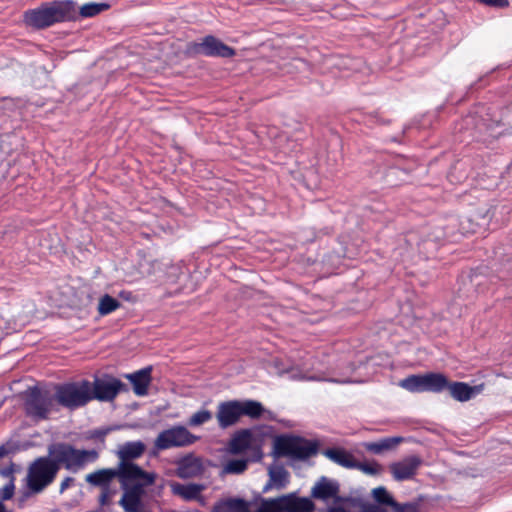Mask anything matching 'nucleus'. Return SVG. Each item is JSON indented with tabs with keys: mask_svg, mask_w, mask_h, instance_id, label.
Wrapping results in <instances>:
<instances>
[{
	"mask_svg": "<svg viewBox=\"0 0 512 512\" xmlns=\"http://www.w3.org/2000/svg\"><path fill=\"white\" fill-rule=\"evenodd\" d=\"M313 502L308 498L297 497L295 493L265 500L258 512H310ZM215 512H250L248 504L242 499H228L215 507Z\"/></svg>",
	"mask_w": 512,
	"mask_h": 512,
	"instance_id": "f257e3e1",
	"label": "nucleus"
},
{
	"mask_svg": "<svg viewBox=\"0 0 512 512\" xmlns=\"http://www.w3.org/2000/svg\"><path fill=\"white\" fill-rule=\"evenodd\" d=\"M75 14L74 2L69 0L53 1L25 12L24 20L31 27L45 28L57 22L73 19Z\"/></svg>",
	"mask_w": 512,
	"mask_h": 512,
	"instance_id": "f03ea898",
	"label": "nucleus"
},
{
	"mask_svg": "<svg viewBox=\"0 0 512 512\" xmlns=\"http://www.w3.org/2000/svg\"><path fill=\"white\" fill-rule=\"evenodd\" d=\"M48 458L58 465V469L64 466L75 472L85 464L95 461L98 453L95 450H78L69 444L56 443L49 446Z\"/></svg>",
	"mask_w": 512,
	"mask_h": 512,
	"instance_id": "7ed1b4c3",
	"label": "nucleus"
},
{
	"mask_svg": "<svg viewBox=\"0 0 512 512\" xmlns=\"http://www.w3.org/2000/svg\"><path fill=\"white\" fill-rule=\"evenodd\" d=\"M55 399L69 409L84 406L93 399L92 385L86 380L59 385L56 387Z\"/></svg>",
	"mask_w": 512,
	"mask_h": 512,
	"instance_id": "20e7f679",
	"label": "nucleus"
},
{
	"mask_svg": "<svg viewBox=\"0 0 512 512\" xmlns=\"http://www.w3.org/2000/svg\"><path fill=\"white\" fill-rule=\"evenodd\" d=\"M58 472V465L50 461L48 457L36 459L29 467L27 484L34 493L41 492L51 484Z\"/></svg>",
	"mask_w": 512,
	"mask_h": 512,
	"instance_id": "39448f33",
	"label": "nucleus"
},
{
	"mask_svg": "<svg viewBox=\"0 0 512 512\" xmlns=\"http://www.w3.org/2000/svg\"><path fill=\"white\" fill-rule=\"evenodd\" d=\"M116 470L122 489L131 487L145 488L153 484L155 480V474L143 471L134 463H119Z\"/></svg>",
	"mask_w": 512,
	"mask_h": 512,
	"instance_id": "423d86ee",
	"label": "nucleus"
},
{
	"mask_svg": "<svg viewBox=\"0 0 512 512\" xmlns=\"http://www.w3.org/2000/svg\"><path fill=\"white\" fill-rule=\"evenodd\" d=\"M25 406L30 416L45 419L53 410L54 399L46 390L33 387L27 390Z\"/></svg>",
	"mask_w": 512,
	"mask_h": 512,
	"instance_id": "0eeeda50",
	"label": "nucleus"
},
{
	"mask_svg": "<svg viewBox=\"0 0 512 512\" xmlns=\"http://www.w3.org/2000/svg\"><path fill=\"white\" fill-rule=\"evenodd\" d=\"M195 440L196 437L187 428L175 426L161 432L155 440V446L160 450H164L172 447L187 446L194 443Z\"/></svg>",
	"mask_w": 512,
	"mask_h": 512,
	"instance_id": "6e6552de",
	"label": "nucleus"
},
{
	"mask_svg": "<svg viewBox=\"0 0 512 512\" xmlns=\"http://www.w3.org/2000/svg\"><path fill=\"white\" fill-rule=\"evenodd\" d=\"M280 454L297 459H306L315 454V448L308 442L296 438H280L276 442Z\"/></svg>",
	"mask_w": 512,
	"mask_h": 512,
	"instance_id": "1a4fd4ad",
	"label": "nucleus"
},
{
	"mask_svg": "<svg viewBox=\"0 0 512 512\" xmlns=\"http://www.w3.org/2000/svg\"><path fill=\"white\" fill-rule=\"evenodd\" d=\"M228 449L232 454H240L251 449L254 451L256 459L261 458L259 440L256 435L249 430L237 433L229 442Z\"/></svg>",
	"mask_w": 512,
	"mask_h": 512,
	"instance_id": "9d476101",
	"label": "nucleus"
},
{
	"mask_svg": "<svg viewBox=\"0 0 512 512\" xmlns=\"http://www.w3.org/2000/svg\"><path fill=\"white\" fill-rule=\"evenodd\" d=\"M91 385L93 399L100 401L113 400L122 387L121 381L113 377L97 378Z\"/></svg>",
	"mask_w": 512,
	"mask_h": 512,
	"instance_id": "9b49d317",
	"label": "nucleus"
},
{
	"mask_svg": "<svg viewBox=\"0 0 512 512\" xmlns=\"http://www.w3.org/2000/svg\"><path fill=\"white\" fill-rule=\"evenodd\" d=\"M339 483L327 477H321L312 487L311 495L316 499L326 501L333 499L334 503L345 502L348 499L342 498L338 495Z\"/></svg>",
	"mask_w": 512,
	"mask_h": 512,
	"instance_id": "f8f14e48",
	"label": "nucleus"
},
{
	"mask_svg": "<svg viewBox=\"0 0 512 512\" xmlns=\"http://www.w3.org/2000/svg\"><path fill=\"white\" fill-rule=\"evenodd\" d=\"M421 465V459L412 455L390 465V471L397 481L412 478Z\"/></svg>",
	"mask_w": 512,
	"mask_h": 512,
	"instance_id": "ddd939ff",
	"label": "nucleus"
},
{
	"mask_svg": "<svg viewBox=\"0 0 512 512\" xmlns=\"http://www.w3.org/2000/svg\"><path fill=\"white\" fill-rule=\"evenodd\" d=\"M198 53L207 56L232 57L234 50L213 36H206L196 45Z\"/></svg>",
	"mask_w": 512,
	"mask_h": 512,
	"instance_id": "4468645a",
	"label": "nucleus"
},
{
	"mask_svg": "<svg viewBox=\"0 0 512 512\" xmlns=\"http://www.w3.org/2000/svg\"><path fill=\"white\" fill-rule=\"evenodd\" d=\"M241 416L239 401H229L218 407L217 419L222 428L235 424Z\"/></svg>",
	"mask_w": 512,
	"mask_h": 512,
	"instance_id": "2eb2a0df",
	"label": "nucleus"
},
{
	"mask_svg": "<svg viewBox=\"0 0 512 512\" xmlns=\"http://www.w3.org/2000/svg\"><path fill=\"white\" fill-rule=\"evenodd\" d=\"M203 472V466L200 458L193 455L186 456L177 462L176 475L187 479L200 475Z\"/></svg>",
	"mask_w": 512,
	"mask_h": 512,
	"instance_id": "dca6fc26",
	"label": "nucleus"
},
{
	"mask_svg": "<svg viewBox=\"0 0 512 512\" xmlns=\"http://www.w3.org/2000/svg\"><path fill=\"white\" fill-rule=\"evenodd\" d=\"M123 490V495L119 501V504L123 509L126 512L142 511V496L144 494V488L131 487Z\"/></svg>",
	"mask_w": 512,
	"mask_h": 512,
	"instance_id": "f3484780",
	"label": "nucleus"
},
{
	"mask_svg": "<svg viewBox=\"0 0 512 512\" xmlns=\"http://www.w3.org/2000/svg\"><path fill=\"white\" fill-rule=\"evenodd\" d=\"M447 388L455 400L465 402L479 394L483 390V385L470 386L463 382H455L452 384L448 383Z\"/></svg>",
	"mask_w": 512,
	"mask_h": 512,
	"instance_id": "a211bd4d",
	"label": "nucleus"
},
{
	"mask_svg": "<svg viewBox=\"0 0 512 512\" xmlns=\"http://www.w3.org/2000/svg\"><path fill=\"white\" fill-rule=\"evenodd\" d=\"M144 451L145 445L141 441H133L119 445L116 455L119 463H133V460L140 457Z\"/></svg>",
	"mask_w": 512,
	"mask_h": 512,
	"instance_id": "6ab92c4d",
	"label": "nucleus"
},
{
	"mask_svg": "<svg viewBox=\"0 0 512 512\" xmlns=\"http://www.w3.org/2000/svg\"><path fill=\"white\" fill-rule=\"evenodd\" d=\"M171 491L174 495L181 497L186 501L197 500L201 492L205 489L204 485L201 484H180L177 482L169 483Z\"/></svg>",
	"mask_w": 512,
	"mask_h": 512,
	"instance_id": "aec40b11",
	"label": "nucleus"
},
{
	"mask_svg": "<svg viewBox=\"0 0 512 512\" xmlns=\"http://www.w3.org/2000/svg\"><path fill=\"white\" fill-rule=\"evenodd\" d=\"M117 478L116 468L100 469L86 475V482L93 486L108 490L109 484Z\"/></svg>",
	"mask_w": 512,
	"mask_h": 512,
	"instance_id": "412c9836",
	"label": "nucleus"
},
{
	"mask_svg": "<svg viewBox=\"0 0 512 512\" xmlns=\"http://www.w3.org/2000/svg\"><path fill=\"white\" fill-rule=\"evenodd\" d=\"M151 368H144L138 372L127 375V378L133 385V391L137 396H144L147 394L150 384Z\"/></svg>",
	"mask_w": 512,
	"mask_h": 512,
	"instance_id": "4be33fe9",
	"label": "nucleus"
},
{
	"mask_svg": "<svg viewBox=\"0 0 512 512\" xmlns=\"http://www.w3.org/2000/svg\"><path fill=\"white\" fill-rule=\"evenodd\" d=\"M289 482L288 472L281 466L275 465L269 468V482L264 488L267 491L271 488L282 489L286 487Z\"/></svg>",
	"mask_w": 512,
	"mask_h": 512,
	"instance_id": "5701e85b",
	"label": "nucleus"
},
{
	"mask_svg": "<svg viewBox=\"0 0 512 512\" xmlns=\"http://www.w3.org/2000/svg\"><path fill=\"white\" fill-rule=\"evenodd\" d=\"M324 455L331 461L345 468L356 467V460L354 457L343 449H327L324 451Z\"/></svg>",
	"mask_w": 512,
	"mask_h": 512,
	"instance_id": "b1692460",
	"label": "nucleus"
},
{
	"mask_svg": "<svg viewBox=\"0 0 512 512\" xmlns=\"http://www.w3.org/2000/svg\"><path fill=\"white\" fill-rule=\"evenodd\" d=\"M425 391L441 392L448 386L447 378L441 373L424 374Z\"/></svg>",
	"mask_w": 512,
	"mask_h": 512,
	"instance_id": "393cba45",
	"label": "nucleus"
},
{
	"mask_svg": "<svg viewBox=\"0 0 512 512\" xmlns=\"http://www.w3.org/2000/svg\"><path fill=\"white\" fill-rule=\"evenodd\" d=\"M399 385L410 392H425L424 375L409 376L401 380Z\"/></svg>",
	"mask_w": 512,
	"mask_h": 512,
	"instance_id": "a878e982",
	"label": "nucleus"
},
{
	"mask_svg": "<svg viewBox=\"0 0 512 512\" xmlns=\"http://www.w3.org/2000/svg\"><path fill=\"white\" fill-rule=\"evenodd\" d=\"M247 465V459H229L222 467V474H241L247 469Z\"/></svg>",
	"mask_w": 512,
	"mask_h": 512,
	"instance_id": "bb28decb",
	"label": "nucleus"
},
{
	"mask_svg": "<svg viewBox=\"0 0 512 512\" xmlns=\"http://www.w3.org/2000/svg\"><path fill=\"white\" fill-rule=\"evenodd\" d=\"M402 439L400 437L386 438L379 442L370 443L367 445V449L373 453L379 454L383 451L390 450L398 445Z\"/></svg>",
	"mask_w": 512,
	"mask_h": 512,
	"instance_id": "cd10ccee",
	"label": "nucleus"
},
{
	"mask_svg": "<svg viewBox=\"0 0 512 512\" xmlns=\"http://www.w3.org/2000/svg\"><path fill=\"white\" fill-rule=\"evenodd\" d=\"M241 415H247L252 418L259 417L263 412L262 405L257 401L247 400L239 401Z\"/></svg>",
	"mask_w": 512,
	"mask_h": 512,
	"instance_id": "c85d7f7f",
	"label": "nucleus"
},
{
	"mask_svg": "<svg viewBox=\"0 0 512 512\" xmlns=\"http://www.w3.org/2000/svg\"><path fill=\"white\" fill-rule=\"evenodd\" d=\"M120 306V302L116 300L115 298L104 295L100 298L99 304H98V312L101 315H107L116 309H118Z\"/></svg>",
	"mask_w": 512,
	"mask_h": 512,
	"instance_id": "c756f323",
	"label": "nucleus"
},
{
	"mask_svg": "<svg viewBox=\"0 0 512 512\" xmlns=\"http://www.w3.org/2000/svg\"><path fill=\"white\" fill-rule=\"evenodd\" d=\"M107 8L108 5L105 3H87L80 8V15L82 17H93Z\"/></svg>",
	"mask_w": 512,
	"mask_h": 512,
	"instance_id": "7c9ffc66",
	"label": "nucleus"
},
{
	"mask_svg": "<svg viewBox=\"0 0 512 512\" xmlns=\"http://www.w3.org/2000/svg\"><path fill=\"white\" fill-rule=\"evenodd\" d=\"M372 496L375 499V501H377L380 504H385L389 506L395 505V502L393 501L391 495L382 486L374 488L372 490Z\"/></svg>",
	"mask_w": 512,
	"mask_h": 512,
	"instance_id": "2f4dec72",
	"label": "nucleus"
},
{
	"mask_svg": "<svg viewBox=\"0 0 512 512\" xmlns=\"http://www.w3.org/2000/svg\"><path fill=\"white\" fill-rule=\"evenodd\" d=\"M212 419V413L208 410H200L194 413L189 421L188 425L192 427L200 426Z\"/></svg>",
	"mask_w": 512,
	"mask_h": 512,
	"instance_id": "473e14b6",
	"label": "nucleus"
},
{
	"mask_svg": "<svg viewBox=\"0 0 512 512\" xmlns=\"http://www.w3.org/2000/svg\"><path fill=\"white\" fill-rule=\"evenodd\" d=\"M356 467L368 475H377L381 472V466L375 462L365 464L356 463Z\"/></svg>",
	"mask_w": 512,
	"mask_h": 512,
	"instance_id": "72a5a7b5",
	"label": "nucleus"
},
{
	"mask_svg": "<svg viewBox=\"0 0 512 512\" xmlns=\"http://www.w3.org/2000/svg\"><path fill=\"white\" fill-rule=\"evenodd\" d=\"M14 494V484L13 481L10 480L8 484L0 489V498L3 500L10 499Z\"/></svg>",
	"mask_w": 512,
	"mask_h": 512,
	"instance_id": "f704fd0d",
	"label": "nucleus"
},
{
	"mask_svg": "<svg viewBox=\"0 0 512 512\" xmlns=\"http://www.w3.org/2000/svg\"><path fill=\"white\" fill-rule=\"evenodd\" d=\"M279 373H287L290 375V377L292 379H297V380H303V379H309V380H314L315 378L314 377H310V376H307L306 374L302 373V372H295L294 369H290V370H280Z\"/></svg>",
	"mask_w": 512,
	"mask_h": 512,
	"instance_id": "c9c22d12",
	"label": "nucleus"
},
{
	"mask_svg": "<svg viewBox=\"0 0 512 512\" xmlns=\"http://www.w3.org/2000/svg\"><path fill=\"white\" fill-rule=\"evenodd\" d=\"M481 3L494 6V7H506L508 5L507 0H478Z\"/></svg>",
	"mask_w": 512,
	"mask_h": 512,
	"instance_id": "e433bc0d",
	"label": "nucleus"
},
{
	"mask_svg": "<svg viewBox=\"0 0 512 512\" xmlns=\"http://www.w3.org/2000/svg\"><path fill=\"white\" fill-rule=\"evenodd\" d=\"M74 483V478L66 477L60 485V492L63 493L67 488H69Z\"/></svg>",
	"mask_w": 512,
	"mask_h": 512,
	"instance_id": "4c0bfd02",
	"label": "nucleus"
},
{
	"mask_svg": "<svg viewBox=\"0 0 512 512\" xmlns=\"http://www.w3.org/2000/svg\"><path fill=\"white\" fill-rule=\"evenodd\" d=\"M362 512H384L383 509L376 505H367L364 506Z\"/></svg>",
	"mask_w": 512,
	"mask_h": 512,
	"instance_id": "58836bf2",
	"label": "nucleus"
},
{
	"mask_svg": "<svg viewBox=\"0 0 512 512\" xmlns=\"http://www.w3.org/2000/svg\"><path fill=\"white\" fill-rule=\"evenodd\" d=\"M12 473H13V465H10V467H9V468L3 469V470L1 471V474H2L4 477H6V478H10V477H11V475H12Z\"/></svg>",
	"mask_w": 512,
	"mask_h": 512,
	"instance_id": "ea45409f",
	"label": "nucleus"
},
{
	"mask_svg": "<svg viewBox=\"0 0 512 512\" xmlns=\"http://www.w3.org/2000/svg\"><path fill=\"white\" fill-rule=\"evenodd\" d=\"M110 428L99 430L95 433L96 436L104 437L106 434L110 432Z\"/></svg>",
	"mask_w": 512,
	"mask_h": 512,
	"instance_id": "a19ab883",
	"label": "nucleus"
},
{
	"mask_svg": "<svg viewBox=\"0 0 512 512\" xmlns=\"http://www.w3.org/2000/svg\"><path fill=\"white\" fill-rule=\"evenodd\" d=\"M108 498V490H104L103 494L100 497L101 504H105Z\"/></svg>",
	"mask_w": 512,
	"mask_h": 512,
	"instance_id": "79ce46f5",
	"label": "nucleus"
},
{
	"mask_svg": "<svg viewBox=\"0 0 512 512\" xmlns=\"http://www.w3.org/2000/svg\"><path fill=\"white\" fill-rule=\"evenodd\" d=\"M0 512H10L6 509L5 505L2 502H0Z\"/></svg>",
	"mask_w": 512,
	"mask_h": 512,
	"instance_id": "37998d69",
	"label": "nucleus"
},
{
	"mask_svg": "<svg viewBox=\"0 0 512 512\" xmlns=\"http://www.w3.org/2000/svg\"><path fill=\"white\" fill-rule=\"evenodd\" d=\"M463 229L465 230V232H474V229H473V228H469V229H465V228H463Z\"/></svg>",
	"mask_w": 512,
	"mask_h": 512,
	"instance_id": "c03bdc74",
	"label": "nucleus"
},
{
	"mask_svg": "<svg viewBox=\"0 0 512 512\" xmlns=\"http://www.w3.org/2000/svg\"><path fill=\"white\" fill-rule=\"evenodd\" d=\"M3 454H4V449L0 448V456H2Z\"/></svg>",
	"mask_w": 512,
	"mask_h": 512,
	"instance_id": "a18cd8bd",
	"label": "nucleus"
}]
</instances>
